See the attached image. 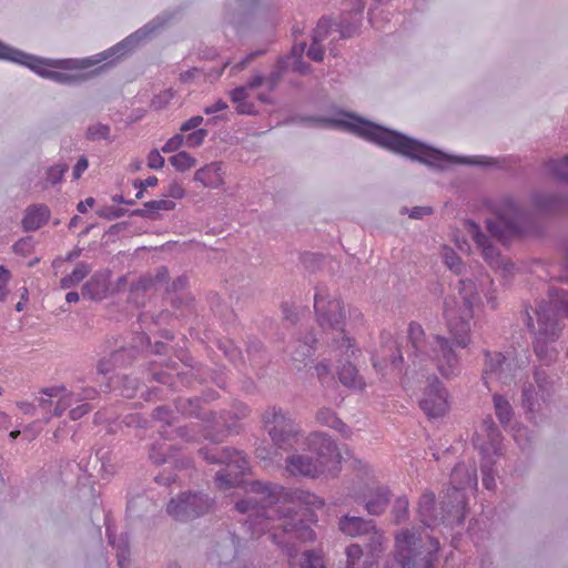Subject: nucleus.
Returning a JSON list of instances; mask_svg holds the SVG:
<instances>
[{
  "instance_id": "nucleus-13",
  "label": "nucleus",
  "mask_w": 568,
  "mask_h": 568,
  "mask_svg": "<svg viewBox=\"0 0 568 568\" xmlns=\"http://www.w3.org/2000/svg\"><path fill=\"white\" fill-rule=\"evenodd\" d=\"M314 308L317 322L322 328H331L344 333L345 312L342 302L337 298H328L322 287H317L314 296Z\"/></svg>"
},
{
  "instance_id": "nucleus-33",
  "label": "nucleus",
  "mask_w": 568,
  "mask_h": 568,
  "mask_svg": "<svg viewBox=\"0 0 568 568\" xmlns=\"http://www.w3.org/2000/svg\"><path fill=\"white\" fill-rule=\"evenodd\" d=\"M111 355L116 367H126L132 365L138 358L135 348L130 347L129 345H120L111 352Z\"/></svg>"
},
{
  "instance_id": "nucleus-17",
  "label": "nucleus",
  "mask_w": 568,
  "mask_h": 568,
  "mask_svg": "<svg viewBox=\"0 0 568 568\" xmlns=\"http://www.w3.org/2000/svg\"><path fill=\"white\" fill-rule=\"evenodd\" d=\"M500 433L490 417L483 419L473 438L483 455H497L500 450Z\"/></svg>"
},
{
  "instance_id": "nucleus-34",
  "label": "nucleus",
  "mask_w": 568,
  "mask_h": 568,
  "mask_svg": "<svg viewBox=\"0 0 568 568\" xmlns=\"http://www.w3.org/2000/svg\"><path fill=\"white\" fill-rule=\"evenodd\" d=\"M345 568H367V560L364 558L363 549L357 544H352L345 549Z\"/></svg>"
},
{
  "instance_id": "nucleus-50",
  "label": "nucleus",
  "mask_w": 568,
  "mask_h": 568,
  "mask_svg": "<svg viewBox=\"0 0 568 568\" xmlns=\"http://www.w3.org/2000/svg\"><path fill=\"white\" fill-rule=\"evenodd\" d=\"M209 131L206 129H197L184 138V141L189 148H197L203 144Z\"/></svg>"
},
{
  "instance_id": "nucleus-4",
  "label": "nucleus",
  "mask_w": 568,
  "mask_h": 568,
  "mask_svg": "<svg viewBox=\"0 0 568 568\" xmlns=\"http://www.w3.org/2000/svg\"><path fill=\"white\" fill-rule=\"evenodd\" d=\"M538 329L535 333L534 352L541 365L534 371V381L538 390H549L557 385L558 376L548 371V366L557 359L558 352L554 343L561 334L559 318H568V291L549 290V300L541 301L535 311Z\"/></svg>"
},
{
  "instance_id": "nucleus-7",
  "label": "nucleus",
  "mask_w": 568,
  "mask_h": 568,
  "mask_svg": "<svg viewBox=\"0 0 568 568\" xmlns=\"http://www.w3.org/2000/svg\"><path fill=\"white\" fill-rule=\"evenodd\" d=\"M439 541L424 529H402L395 535L394 559L400 568H434Z\"/></svg>"
},
{
  "instance_id": "nucleus-51",
  "label": "nucleus",
  "mask_w": 568,
  "mask_h": 568,
  "mask_svg": "<svg viewBox=\"0 0 568 568\" xmlns=\"http://www.w3.org/2000/svg\"><path fill=\"white\" fill-rule=\"evenodd\" d=\"M156 288L154 284V280L151 274L141 276L138 281L131 284V292H142L145 293L151 288Z\"/></svg>"
},
{
  "instance_id": "nucleus-62",
  "label": "nucleus",
  "mask_w": 568,
  "mask_h": 568,
  "mask_svg": "<svg viewBox=\"0 0 568 568\" xmlns=\"http://www.w3.org/2000/svg\"><path fill=\"white\" fill-rule=\"evenodd\" d=\"M153 280H154V284L155 286L158 285H162V284H165V286L168 285L169 283V280H170V275H169V270L166 266L162 265V266H159L156 270H155V274L152 275Z\"/></svg>"
},
{
  "instance_id": "nucleus-11",
  "label": "nucleus",
  "mask_w": 568,
  "mask_h": 568,
  "mask_svg": "<svg viewBox=\"0 0 568 568\" xmlns=\"http://www.w3.org/2000/svg\"><path fill=\"white\" fill-rule=\"evenodd\" d=\"M484 356L481 378L487 388L509 387L515 383L519 367L514 356L488 349L484 351Z\"/></svg>"
},
{
  "instance_id": "nucleus-58",
  "label": "nucleus",
  "mask_w": 568,
  "mask_h": 568,
  "mask_svg": "<svg viewBox=\"0 0 568 568\" xmlns=\"http://www.w3.org/2000/svg\"><path fill=\"white\" fill-rule=\"evenodd\" d=\"M408 212L410 219L422 220L426 215L433 214L432 206H414L409 211L407 207H403V212Z\"/></svg>"
},
{
  "instance_id": "nucleus-23",
  "label": "nucleus",
  "mask_w": 568,
  "mask_h": 568,
  "mask_svg": "<svg viewBox=\"0 0 568 568\" xmlns=\"http://www.w3.org/2000/svg\"><path fill=\"white\" fill-rule=\"evenodd\" d=\"M193 180L205 187L216 189L223 184L222 162H211L194 173Z\"/></svg>"
},
{
  "instance_id": "nucleus-29",
  "label": "nucleus",
  "mask_w": 568,
  "mask_h": 568,
  "mask_svg": "<svg viewBox=\"0 0 568 568\" xmlns=\"http://www.w3.org/2000/svg\"><path fill=\"white\" fill-rule=\"evenodd\" d=\"M425 332L420 324L416 322H412L408 327V338L414 348L415 356L424 359L425 357L433 356V352L430 354L427 353L424 342Z\"/></svg>"
},
{
  "instance_id": "nucleus-56",
  "label": "nucleus",
  "mask_w": 568,
  "mask_h": 568,
  "mask_svg": "<svg viewBox=\"0 0 568 568\" xmlns=\"http://www.w3.org/2000/svg\"><path fill=\"white\" fill-rule=\"evenodd\" d=\"M31 241L32 239L30 236L20 239L13 244V252L27 256L28 254L31 253L32 250Z\"/></svg>"
},
{
  "instance_id": "nucleus-9",
  "label": "nucleus",
  "mask_w": 568,
  "mask_h": 568,
  "mask_svg": "<svg viewBox=\"0 0 568 568\" xmlns=\"http://www.w3.org/2000/svg\"><path fill=\"white\" fill-rule=\"evenodd\" d=\"M176 410L182 415L195 416L201 420L196 423H191L190 425L179 426L174 432L181 438L186 440H197L200 437L197 433L203 432V437L205 439H210L212 442H221L229 433L230 426L226 425L225 418H223V423L216 420L215 415L212 412L204 409L200 404V398L194 397L193 399H187V402H179L176 405Z\"/></svg>"
},
{
  "instance_id": "nucleus-22",
  "label": "nucleus",
  "mask_w": 568,
  "mask_h": 568,
  "mask_svg": "<svg viewBox=\"0 0 568 568\" xmlns=\"http://www.w3.org/2000/svg\"><path fill=\"white\" fill-rule=\"evenodd\" d=\"M50 209L45 204H32L27 207L22 219V227L26 232L39 230L48 223Z\"/></svg>"
},
{
  "instance_id": "nucleus-63",
  "label": "nucleus",
  "mask_w": 568,
  "mask_h": 568,
  "mask_svg": "<svg viewBox=\"0 0 568 568\" xmlns=\"http://www.w3.org/2000/svg\"><path fill=\"white\" fill-rule=\"evenodd\" d=\"M315 371L318 379L324 383L326 379L331 378V367L328 361H322L315 366Z\"/></svg>"
},
{
  "instance_id": "nucleus-21",
  "label": "nucleus",
  "mask_w": 568,
  "mask_h": 568,
  "mask_svg": "<svg viewBox=\"0 0 568 568\" xmlns=\"http://www.w3.org/2000/svg\"><path fill=\"white\" fill-rule=\"evenodd\" d=\"M418 402L420 409L428 418L443 417L449 410V402L445 393H424Z\"/></svg>"
},
{
  "instance_id": "nucleus-5",
  "label": "nucleus",
  "mask_w": 568,
  "mask_h": 568,
  "mask_svg": "<svg viewBox=\"0 0 568 568\" xmlns=\"http://www.w3.org/2000/svg\"><path fill=\"white\" fill-rule=\"evenodd\" d=\"M308 450L315 455L293 454L286 458L285 469L293 476L318 478L336 476L341 471L342 456L334 440L326 434L312 433L307 436Z\"/></svg>"
},
{
  "instance_id": "nucleus-1",
  "label": "nucleus",
  "mask_w": 568,
  "mask_h": 568,
  "mask_svg": "<svg viewBox=\"0 0 568 568\" xmlns=\"http://www.w3.org/2000/svg\"><path fill=\"white\" fill-rule=\"evenodd\" d=\"M323 506L324 500L310 491L260 481L252 483L247 496L235 504L239 513L248 514L245 525L252 536L268 531L270 539L285 548L290 557L296 555L300 544L315 540V531L303 521H315L313 509Z\"/></svg>"
},
{
  "instance_id": "nucleus-54",
  "label": "nucleus",
  "mask_w": 568,
  "mask_h": 568,
  "mask_svg": "<svg viewBox=\"0 0 568 568\" xmlns=\"http://www.w3.org/2000/svg\"><path fill=\"white\" fill-rule=\"evenodd\" d=\"M154 417L159 422H163L165 426H172L173 422L175 420L174 412L170 410L165 407H158L154 412Z\"/></svg>"
},
{
  "instance_id": "nucleus-25",
  "label": "nucleus",
  "mask_w": 568,
  "mask_h": 568,
  "mask_svg": "<svg viewBox=\"0 0 568 568\" xmlns=\"http://www.w3.org/2000/svg\"><path fill=\"white\" fill-rule=\"evenodd\" d=\"M468 224L473 240L481 250L484 258L487 262L493 263L499 257L498 250L493 245L489 237L481 231L480 226L476 222L469 221Z\"/></svg>"
},
{
  "instance_id": "nucleus-26",
  "label": "nucleus",
  "mask_w": 568,
  "mask_h": 568,
  "mask_svg": "<svg viewBox=\"0 0 568 568\" xmlns=\"http://www.w3.org/2000/svg\"><path fill=\"white\" fill-rule=\"evenodd\" d=\"M109 291L108 276L104 274H94L81 290L83 298L101 301Z\"/></svg>"
},
{
  "instance_id": "nucleus-43",
  "label": "nucleus",
  "mask_w": 568,
  "mask_h": 568,
  "mask_svg": "<svg viewBox=\"0 0 568 568\" xmlns=\"http://www.w3.org/2000/svg\"><path fill=\"white\" fill-rule=\"evenodd\" d=\"M332 26L333 21L329 17H322L313 30L312 40L314 42H322L328 36Z\"/></svg>"
},
{
  "instance_id": "nucleus-31",
  "label": "nucleus",
  "mask_w": 568,
  "mask_h": 568,
  "mask_svg": "<svg viewBox=\"0 0 568 568\" xmlns=\"http://www.w3.org/2000/svg\"><path fill=\"white\" fill-rule=\"evenodd\" d=\"M91 272V266L85 262H79L71 274L65 275L60 280V287L69 290L81 283Z\"/></svg>"
},
{
  "instance_id": "nucleus-30",
  "label": "nucleus",
  "mask_w": 568,
  "mask_h": 568,
  "mask_svg": "<svg viewBox=\"0 0 568 568\" xmlns=\"http://www.w3.org/2000/svg\"><path fill=\"white\" fill-rule=\"evenodd\" d=\"M316 420L322 425L336 429L344 438H349L352 435L348 426L328 408L320 409L316 414Z\"/></svg>"
},
{
  "instance_id": "nucleus-45",
  "label": "nucleus",
  "mask_w": 568,
  "mask_h": 568,
  "mask_svg": "<svg viewBox=\"0 0 568 568\" xmlns=\"http://www.w3.org/2000/svg\"><path fill=\"white\" fill-rule=\"evenodd\" d=\"M159 183V180L155 175H151L144 180L136 179L133 181V187L138 190L135 194V199L141 200L144 196L145 190L148 187L156 186Z\"/></svg>"
},
{
  "instance_id": "nucleus-53",
  "label": "nucleus",
  "mask_w": 568,
  "mask_h": 568,
  "mask_svg": "<svg viewBox=\"0 0 568 568\" xmlns=\"http://www.w3.org/2000/svg\"><path fill=\"white\" fill-rule=\"evenodd\" d=\"M184 143V135L175 134L171 139H169L165 144L162 146L163 153H171L178 151Z\"/></svg>"
},
{
  "instance_id": "nucleus-27",
  "label": "nucleus",
  "mask_w": 568,
  "mask_h": 568,
  "mask_svg": "<svg viewBox=\"0 0 568 568\" xmlns=\"http://www.w3.org/2000/svg\"><path fill=\"white\" fill-rule=\"evenodd\" d=\"M458 294L462 300V305L458 307L465 310L467 316H473L474 303L478 297L477 287L471 280H460L458 283Z\"/></svg>"
},
{
  "instance_id": "nucleus-55",
  "label": "nucleus",
  "mask_w": 568,
  "mask_h": 568,
  "mask_svg": "<svg viewBox=\"0 0 568 568\" xmlns=\"http://www.w3.org/2000/svg\"><path fill=\"white\" fill-rule=\"evenodd\" d=\"M165 160L156 149H153L148 154V166L152 170H159L164 166Z\"/></svg>"
},
{
  "instance_id": "nucleus-28",
  "label": "nucleus",
  "mask_w": 568,
  "mask_h": 568,
  "mask_svg": "<svg viewBox=\"0 0 568 568\" xmlns=\"http://www.w3.org/2000/svg\"><path fill=\"white\" fill-rule=\"evenodd\" d=\"M436 499L435 494L432 491H425L420 496L418 501V515L420 520L427 527H430L437 523L436 513Z\"/></svg>"
},
{
  "instance_id": "nucleus-10",
  "label": "nucleus",
  "mask_w": 568,
  "mask_h": 568,
  "mask_svg": "<svg viewBox=\"0 0 568 568\" xmlns=\"http://www.w3.org/2000/svg\"><path fill=\"white\" fill-rule=\"evenodd\" d=\"M203 458L211 464H225V468L216 474L215 481L220 489H227L241 483L242 476L250 465L245 455L240 450L217 448L200 450Z\"/></svg>"
},
{
  "instance_id": "nucleus-6",
  "label": "nucleus",
  "mask_w": 568,
  "mask_h": 568,
  "mask_svg": "<svg viewBox=\"0 0 568 568\" xmlns=\"http://www.w3.org/2000/svg\"><path fill=\"white\" fill-rule=\"evenodd\" d=\"M490 237L501 244L525 235L540 232V225L535 214L523 207L517 200L506 196L495 207L493 216L485 221Z\"/></svg>"
},
{
  "instance_id": "nucleus-41",
  "label": "nucleus",
  "mask_w": 568,
  "mask_h": 568,
  "mask_svg": "<svg viewBox=\"0 0 568 568\" xmlns=\"http://www.w3.org/2000/svg\"><path fill=\"white\" fill-rule=\"evenodd\" d=\"M314 346L308 342H301L300 339L294 343V349L291 353L292 361L304 363L305 359L313 355Z\"/></svg>"
},
{
  "instance_id": "nucleus-39",
  "label": "nucleus",
  "mask_w": 568,
  "mask_h": 568,
  "mask_svg": "<svg viewBox=\"0 0 568 568\" xmlns=\"http://www.w3.org/2000/svg\"><path fill=\"white\" fill-rule=\"evenodd\" d=\"M494 404L496 415L501 424H506L510 420L513 409L509 402L501 394H496L494 396Z\"/></svg>"
},
{
  "instance_id": "nucleus-32",
  "label": "nucleus",
  "mask_w": 568,
  "mask_h": 568,
  "mask_svg": "<svg viewBox=\"0 0 568 568\" xmlns=\"http://www.w3.org/2000/svg\"><path fill=\"white\" fill-rule=\"evenodd\" d=\"M246 354L254 365H262L268 361L264 344L256 337H250L246 343Z\"/></svg>"
},
{
  "instance_id": "nucleus-12",
  "label": "nucleus",
  "mask_w": 568,
  "mask_h": 568,
  "mask_svg": "<svg viewBox=\"0 0 568 568\" xmlns=\"http://www.w3.org/2000/svg\"><path fill=\"white\" fill-rule=\"evenodd\" d=\"M262 420L264 429L277 448L287 450L297 444L300 429L281 408L271 407L266 409Z\"/></svg>"
},
{
  "instance_id": "nucleus-44",
  "label": "nucleus",
  "mask_w": 568,
  "mask_h": 568,
  "mask_svg": "<svg viewBox=\"0 0 568 568\" xmlns=\"http://www.w3.org/2000/svg\"><path fill=\"white\" fill-rule=\"evenodd\" d=\"M129 346L134 347L138 355L140 352L148 353L149 347L151 346V338L146 333L138 332L133 335L132 341L129 344Z\"/></svg>"
},
{
  "instance_id": "nucleus-24",
  "label": "nucleus",
  "mask_w": 568,
  "mask_h": 568,
  "mask_svg": "<svg viewBox=\"0 0 568 568\" xmlns=\"http://www.w3.org/2000/svg\"><path fill=\"white\" fill-rule=\"evenodd\" d=\"M339 530L351 537L369 534L374 529V521L356 516H343L338 521Z\"/></svg>"
},
{
  "instance_id": "nucleus-16",
  "label": "nucleus",
  "mask_w": 568,
  "mask_h": 568,
  "mask_svg": "<svg viewBox=\"0 0 568 568\" xmlns=\"http://www.w3.org/2000/svg\"><path fill=\"white\" fill-rule=\"evenodd\" d=\"M333 344L341 355L346 357L345 363L337 367L338 379L343 386L349 389L364 390L367 386L357 368L351 363L349 358L358 351L354 347L353 339L343 335L341 338H334Z\"/></svg>"
},
{
  "instance_id": "nucleus-20",
  "label": "nucleus",
  "mask_w": 568,
  "mask_h": 568,
  "mask_svg": "<svg viewBox=\"0 0 568 568\" xmlns=\"http://www.w3.org/2000/svg\"><path fill=\"white\" fill-rule=\"evenodd\" d=\"M363 4H351L348 9L344 10L336 23L337 31L342 39H349L359 33L363 22Z\"/></svg>"
},
{
  "instance_id": "nucleus-19",
  "label": "nucleus",
  "mask_w": 568,
  "mask_h": 568,
  "mask_svg": "<svg viewBox=\"0 0 568 568\" xmlns=\"http://www.w3.org/2000/svg\"><path fill=\"white\" fill-rule=\"evenodd\" d=\"M534 209L542 214L568 213V195L537 192L531 196Z\"/></svg>"
},
{
  "instance_id": "nucleus-35",
  "label": "nucleus",
  "mask_w": 568,
  "mask_h": 568,
  "mask_svg": "<svg viewBox=\"0 0 568 568\" xmlns=\"http://www.w3.org/2000/svg\"><path fill=\"white\" fill-rule=\"evenodd\" d=\"M546 168L558 181L568 182V154L562 159H550Z\"/></svg>"
},
{
  "instance_id": "nucleus-15",
  "label": "nucleus",
  "mask_w": 568,
  "mask_h": 568,
  "mask_svg": "<svg viewBox=\"0 0 568 568\" xmlns=\"http://www.w3.org/2000/svg\"><path fill=\"white\" fill-rule=\"evenodd\" d=\"M211 508V501L202 494H182L178 498L171 499L168 505V514L175 520H193L207 513Z\"/></svg>"
},
{
  "instance_id": "nucleus-46",
  "label": "nucleus",
  "mask_w": 568,
  "mask_h": 568,
  "mask_svg": "<svg viewBox=\"0 0 568 568\" xmlns=\"http://www.w3.org/2000/svg\"><path fill=\"white\" fill-rule=\"evenodd\" d=\"M68 164H55L47 170V180L52 185L60 183L63 179L64 173L68 171Z\"/></svg>"
},
{
  "instance_id": "nucleus-61",
  "label": "nucleus",
  "mask_w": 568,
  "mask_h": 568,
  "mask_svg": "<svg viewBox=\"0 0 568 568\" xmlns=\"http://www.w3.org/2000/svg\"><path fill=\"white\" fill-rule=\"evenodd\" d=\"M318 43L320 42H314L312 40V43L306 52L307 57L315 62H321L324 59V50L318 45Z\"/></svg>"
},
{
  "instance_id": "nucleus-40",
  "label": "nucleus",
  "mask_w": 568,
  "mask_h": 568,
  "mask_svg": "<svg viewBox=\"0 0 568 568\" xmlns=\"http://www.w3.org/2000/svg\"><path fill=\"white\" fill-rule=\"evenodd\" d=\"M301 568H326L322 550H307L302 554Z\"/></svg>"
},
{
  "instance_id": "nucleus-2",
  "label": "nucleus",
  "mask_w": 568,
  "mask_h": 568,
  "mask_svg": "<svg viewBox=\"0 0 568 568\" xmlns=\"http://www.w3.org/2000/svg\"><path fill=\"white\" fill-rule=\"evenodd\" d=\"M173 18L174 13L169 11L158 14L142 28L94 58H42L11 47L0 40V60L23 65L39 77L55 83L77 87L113 67L115 62L138 48L142 40L164 30Z\"/></svg>"
},
{
  "instance_id": "nucleus-60",
  "label": "nucleus",
  "mask_w": 568,
  "mask_h": 568,
  "mask_svg": "<svg viewBox=\"0 0 568 568\" xmlns=\"http://www.w3.org/2000/svg\"><path fill=\"white\" fill-rule=\"evenodd\" d=\"M164 195L175 200H181L185 196V190L178 181H172Z\"/></svg>"
},
{
  "instance_id": "nucleus-37",
  "label": "nucleus",
  "mask_w": 568,
  "mask_h": 568,
  "mask_svg": "<svg viewBox=\"0 0 568 568\" xmlns=\"http://www.w3.org/2000/svg\"><path fill=\"white\" fill-rule=\"evenodd\" d=\"M169 162L179 172H185L196 165V159L186 151H180L169 158Z\"/></svg>"
},
{
  "instance_id": "nucleus-48",
  "label": "nucleus",
  "mask_w": 568,
  "mask_h": 568,
  "mask_svg": "<svg viewBox=\"0 0 568 568\" xmlns=\"http://www.w3.org/2000/svg\"><path fill=\"white\" fill-rule=\"evenodd\" d=\"M368 535H371L369 548H371L372 552L383 551L384 545L386 541L384 532L376 529V526L374 525V529L371 530V532Z\"/></svg>"
},
{
  "instance_id": "nucleus-38",
  "label": "nucleus",
  "mask_w": 568,
  "mask_h": 568,
  "mask_svg": "<svg viewBox=\"0 0 568 568\" xmlns=\"http://www.w3.org/2000/svg\"><path fill=\"white\" fill-rule=\"evenodd\" d=\"M217 346L224 356L234 365L243 363L242 351L232 341H220Z\"/></svg>"
},
{
  "instance_id": "nucleus-3",
  "label": "nucleus",
  "mask_w": 568,
  "mask_h": 568,
  "mask_svg": "<svg viewBox=\"0 0 568 568\" xmlns=\"http://www.w3.org/2000/svg\"><path fill=\"white\" fill-rule=\"evenodd\" d=\"M300 122L311 126L332 128L352 133L395 154L440 171L447 170L454 164L490 166L494 163L493 159L486 156L447 154L403 132L343 109H336L334 116H301Z\"/></svg>"
},
{
  "instance_id": "nucleus-14",
  "label": "nucleus",
  "mask_w": 568,
  "mask_h": 568,
  "mask_svg": "<svg viewBox=\"0 0 568 568\" xmlns=\"http://www.w3.org/2000/svg\"><path fill=\"white\" fill-rule=\"evenodd\" d=\"M450 481L453 487L448 491H452V505L450 508H448V505L443 501L442 509L447 510L448 513L455 510L456 515L462 518L464 517V510L466 507V499L463 489L477 486L476 468H467L465 465L458 464L450 474ZM447 494L449 495V493Z\"/></svg>"
},
{
  "instance_id": "nucleus-57",
  "label": "nucleus",
  "mask_w": 568,
  "mask_h": 568,
  "mask_svg": "<svg viewBox=\"0 0 568 568\" xmlns=\"http://www.w3.org/2000/svg\"><path fill=\"white\" fill-rule=\"evenodd\" d=\"M187 282L189 280L185 275H180L172 282L169 281L164 290L166 293H175L184 290L187 286Z\"/></svg>"
},
{
  "instance_id": "nucleus-8",
  "label": "nucleus",
  "mask_w": 568,
  "mask_h": 568,
  "mask_svg": "<svg viewBox=\"0 0 568 568\" xmlns=\"http://www.w3.org/2000/svg\"><path fill=\"white\" fill-rule=\"evenodd\" d=\"M445 316L453 339L434 335L430 342V352L438 362L444 361L446 363V366L439 364L438 371L444 378L448 379L454 374L458 362L454 345L465 348L470 343V320L473 316H467L465 310L460 308H458V315H454L448 308H445Z\"/></svg>"
},
{
  "instance_id": "nucleus-42",
  "label": "nucleus",
  "mask_w": 568,
  "mask_h": 568,
  "mask_svg": "<svg viewBox=\"0 0 568 568\" xmlns=\"http://www.w3.org/2000/svg\"><path fill=\"white\" fill-rule=\"evenodd\" d=\"M408 506H409V503H408L407 497L402 496V497L396 498L394 506H393V510H392V515H393L395 524H400L403 520L406 519L407 514H408Z\"/></svg>"
},
{
  "instance_id": "nucleus-52",
  "label": "nucleus",
  "mask_w": 568,
  "mask_h": 568,
  "mask_svg": "<svg viewBox=\"0 0 568 568\" xmlns=\"http://www.w3.org/2000/svg\"><path fill=\"white\" fill-rule=\"evenodd\" d=\"M116 367L115 363L112 359V355L109 357H102L99 359L97 364V374L103 377H106L109 373H111Z\"/></svg>"
},
{
  "instance_id": "nucleus-18",
  "label": "nucleus",
  "mask_w": 568,
  "mask_h": 568,
  "mask_svg": "<svg viewBox=\"0 0 568 568\" xmlns=\"http://www.w3.org/2000/svg\"><path fill=\"white\" fill-rule=\"evenodd\" d=\"M354 498L364 503L365 509L369 515L379 516L387 509L390 499V491L385 486H367L361 494Z\"/></svg>"
},
{
  "instance_id": "nucleus-49",
  "label": "nucleus",
  "mask_w": 568,
  "mask_h": 568,
  "mask_svg": "<svg viewBox=\"0 0 568 568\" xmlns=\"http://www.w3.org/2000/svg\"><path fill=\"white\" fill-rule=\"evenodd\" d=\"M287 64L284 60V58H280L277 62V67L275 70H273L270 75L267 77V82L270 84V90H274V88L277 85L280 80L283 77V73L286 71Z\"/></svg>"
},
{
  "instance_id": "nucleus-64",
  "label": "nucleus",
  "mask_w": 568,
  "mask_h": 568,
  "mask_svg": "<svg viewBox=\"0 0 568 568\" xmlns=\"http://www.w3.org/2000/svg\"><path fill=\"white\" fill-rule=\"evenodd\" d=\"M204 122L203 116L201 115H194L190 118L187 121L183 122L180 126L181 132H189L193 129H200L199 126Z\"/></svg>"
},
{
  "instance_id": "nucleus-36",
  "label": "nucleus",
  "mask_w": 568,
  "mask_h": 568,
  "mask_svg": "<svg viewBox=\"0 0 568 568\" xmlns=\"http://www.w3.org/2000/svg\"><path fill=\"white\" fill-rule=\"evenodd\" d=\"M85 139L92 142L105 140L112 142L111 128L108 124L95 123L88 126L85 131Z\"/></svg>"
},
{
  "instance_id": "nucleus-47",
  "label": "nucleus",
  "mask_w": 568,
  "mask_h": 568,
  "mask_svg": "<svg viewBox=\"0 0 568 568\" xmlns=\"http://www.w3.org/2000/svg\"><path fill=\"white\" fill-rule=\"evenodd\" d=\"M128 209L116 206H103L97 211V214L108 221L120 219L126 215Z\"/></svg>"
},
{
  "instance_id": "nucleus-59",
  "label": "nucleus",
  "mask_w": 568,
  "mask_h": 568,
  "mask_svg": "<svg viewBox=\"0 0 568 568\" xmlns=\"http://www.w3.org/2000/svg\"><path fill=\"white\" fill-rule=\"evenodd\" d=\"M265 52H266V50H264V49H258V50L252 51L246 57H244L240 62H237L233 67V69L235 71L244 70L248 63H251L254 59L262 57L263 54H265Z\"/></svg>"
}]
</instances>
